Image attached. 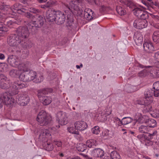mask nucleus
I'll return each instance as SVG.
<instances>
[{"mask_svg": "<svg viewBox=\"0 0 159 159\" xmlns=\"http://www.w3.org/2000/svg\"><path fill=\"white\" fill-rule=\"evenodd\" d=\"M139 130L140 133L147 134L149 131V128L147 126L142 125L139 127Z\"/></svg>", "mask_w": 159, "mask_h": 159, "instance_id": "c85d7f7f", "label": "nucleus"}, {"mask_svg": "<svg viewBox=\"0 0 159 159\" xmlns=\"http://www.w3.org/2000/svg\"><path fill=\"white\" fill-rule=\"evenodd\" d=\"M73 22V20H69V19L67 20V21L66 24V26L69 30H71L72 27V25Z\"/></svg>", "mask_w": 159, "mask_h": 159, "instance_id": "ea45409f", "label": "nucleus"}, {"mask_svg": "<svg viewBox=\"0 0 159 159\" xmlns=\"http://www.w3.org/2000/svg\"><path fill=\"white\" fill-rule=\"evenodd\" d=\"M30 11L31 12L33 13H34L36 14L37 13H39L40 12V11L38 9H36L35 8H30Z\"/></svg>", "mask_w": 159, "mask_h": 159, "instance_id": "8fccbe9b", "label": "nucleus"}, {"mask_svg": "<svg viewBox=\"0 0 159 159\" xmlns=\"http://www.w3.org/2000/svg\"><path fill=\"white\" fill-rule=\"evenodd\" d=\"M37 120L41 126L47 125L52 120V118L47 116L46 112L43 110L40 111L37 116Z\"/></svg>", "mask_w": 159, "mask_h": 159, "instance_id": "7ed1b4c3", "label": "nucleus"}, {"mask_svg": "<svg viewBox=\"0 0 159 159\" xmlns=\"http://www.w3.org/2000/svg\"><path fill=\"white\" fill-rule=\"evenodd\" d=\"M124 4L130 8L133 5V4L132 2L129 0H125L124 2Z\"/></svg>", "mask_w": 159, "mask_h": 159, "instance_id": "49530a36", "label": "nucleus"}, {"mask_svg": "<svg viewBox=\"0 0 159 159\" xmlns=\"http://www.w3.org/2000/svg\"><path fill=\"white\" fill-rule=\"evenodd\" d=\"M76 129L75 127H68L67 128L68 131L69 132L72 134H74L77 135H79V132L77 130L76 131Z\"/></svg>", "mask_w": 159, "mask_h": 159, "instance_id": "72a5a7b5", "label": "nucleus"}, {"mask_svg": "<svg viewBox=\"0 0 159 159\" xmlns=\"http://www.w3.org/2000/svg\"><path fill=\"white\" fill-rule=\"evenodd\" d=\"M57 120L60 125H65L68 123V118L65 113L59 111L57 113Z\"/></svg>", "mask_w": 159, "mask_h": 159, "instance_id": "f8f14e48", "label": "nucleus"}, {"mask_svg": "<svg viewBox=\"0 0 159 159\" xmlns=\"http://www.w3.org/2000/svg\"><path fill=\"white\" fill-rule=\"evenodd\" d=\"M134 39L136 44L138 46L141 45L143 42V37L141 34L138 32L134 33Z\"/></svg>", "mask_w": 159, "mask_h": 159, "instance_id": "aec40b11", "label": "nucleus"}, {"mask_svg": "<svg viewBox=\"0 0 159 159\" xmlns=\"http://www.w3.org/2000/svg\"><path fill=\"white\" fill-rule=\"evenodd\" d=\"M0 87L3 89H8L10 86L11 81L3 74L0 75Z\"/></svg>", "mask_w": 159, "mask_h": 159, "instance_id": "9b49d317", "label": "nucleus"}, {"mask_svg": "<svg viewBox=\"0 0 159 159\" xmlns=\"http://www.w3.org/2000/svg\"><path fill=\"white\" fill-rule=\"evenodd\" d=\"M25 16L27 18L31 20L32 21L33 20H34V18H35V16L33 15L29 12H27L25 13Z\"/></svg>", "mask_w": 159, "mask_h": 159, "instance_id": "c03bdc74", "label": "nucleus"}, {"mask_svg": "<svg viewBox=\"0 0 159 159\" xmlns=\"http://www.w3.org/2000/svg\"><path fill=\"white\" fill-rule=\"evenodd\" d=\"M30 64L29 63H26L25 64H22L19 65V69L24 72L28 71L30 69Z\"/></svg>", "mask_w": 159, "mask_h": 159, "instance_id": "5701e85b", "label": "nucleus"}, {"mask_svg": "<svg viewBox=\"0 0 159 159\" xmlns=\"http://www.w3.org/2000/svg\"><path fill=\"white\" fill-rule=\"evenodd\" d=\"M22 41L16 34L11 35L7 39L8 44L13 47V49L11 51L15 53L19 54L20 53V50L18 45Z\"/></svg>", "mask_w": 159, "mask_h": 159, "instance_id": "f257e3e1", "label": "nucleus"}, {"mask_svg": "<svg viewBox=\"0 0 159 159\" xmlns=\"http://www.w3.org/2000/svg\"><path fill=\"white\" fill-rule=\"evenodd\" d=\"M153 95H154V96L157 97L159 96V90H153Z\"/></svg>", "mask_w": 159, "mask_h": 159, "instance_id": "864d4df0", "label": "nucleus"}, {"mask_svg": "<svg viewBox=\"0 0 159 159\" xmlns=\"http://www.w3.org/2000/svg\"><path fill=\"white\" fill-rule=\"evenodd\" d=\"M74 126L77 130L82 131L88 127L86 123L83 121H78L74 123Z\"/></svg>", "mask_w": 159, "mask_h": 159, "instance_id": "f3484780", "label": "nucleus"}, {"mask_svg": "<svg viewBox=\"0 0 159 159\" xmlns=\"http://www.w3.org/2000/svg\"><path fill=\"white\" fill-rule=\"evenodd\" d=\"M6 29L4 25L3 24L2 22L0 23V30L5 31H6Z\"/></svg>", "mask_w": 159, "mask_h": 159, "instance_id": "603ef678", "label": "nucleus"}, {"mask_svg": "<svg viewBox=\"0 0 159 159\" xmlns=\"http://www.w3.org/2000/svg\"><path fill=\"white\" fill-rule=\"evenodd\" d=\"M157 133V131H155L152 133H150V135L153 138V137L156 135Z\"/></svg>", "mask_w": 159, "mask_h": 159, "instance_id": "774afa93", "label": "nucleus"}, {"mask_svg": "<svg viewBox=\"0 0 159 159\" xmlns=\"http://www.w3.org/2000/svg\"><path fill=\"white\" fill-rule=\"evenodd\" d=\"M29 98L26 94H20L16 96V101L20 105L24 106L29 102Z\"/></svg>", "mask_w": 159, "mask_h": 159, "instance_id": "9d476101", "label": "nucleus"}, {"mask_svg": "<svg viewBox=\"0 0 159 159\" xmlns=\"http://www.w3.org/2000/svg\"><path fill=\"white\" fill-rule=\"evenodd\" d=\"M44 142L43 144V146L44 149L48 151H51L53 149V145L52 143L49 142L44 141Z\"/></svg>", "mask_w": 159, "mask_h": 159, "instance_id": "393cba45", "label": "nucleus"}, {"mask_svg": "<svg viewBox=\"0 0 159 159\" xmlns=\"http://www.w3.org/2000/svg\"><path fill=\"white\" fill-rule=\"evenodd\" d=\"M143 48L144 51L147 53H151L154 51L152 43L150 41L145 42L143 44Z\"/></svg>", "mask_w": 159, "mask_h": 159, "instance_id": "a211bd4d", "label": "nucleus"}, {"mask_svg": "<svg viewBox=\"0 0 159 159\" xmlns=\"http://www.w3.org/2000/svg\"><path fill=\"white\" fill-rule=\"evenodd\" d=\"M26 87V84L22 83L20 81H16L12 84L11 88V93L13 95L17 94L20 89H24Z\"/></svg>", "mask_w": 159, "mask_h": 159, "instance_id": "39448f33", "label": "nucleus"}, {"mask_svg": "<svg viewBox=\"0 0 159 159\" xmlns=\"http://www.w3.org/2000/svg\"><path fill=\"white\" fill-rule=\"evenodd\" d=\"M81 0H72L69 3V6H66L67 8L66 10H65V13H67L69 15L70 14L71 12L73 10H78L79 4L81 2Z\"/></svg>", "mask_w": 159, "mask_h": 159, "instance_id": "6e6552de", "label": "nucleus"}, {"mask_svg": "<svg viewBox=\"0 0 159 159\" xmlns=\"http://www.w3.org/2000/svg\"><path fill=\"white\" fill-rule=\"evenodd\" d=\"M142 2L147 7H148V5H149V3L148 2L145 0H142Z\"/></svg>", "mask_w": 159, "mask_h": 159, "instance_id": "69168bd1", "label": "nucleus"}, {"mask_svg": "<svg viewBox=\"0 0 159 159\" xmlns=\"http://www.w3.org/2000/svg\"><path fill=\"white\" fill-rule=\"evenodd\" d=\"M29 30L28 27V24L26 27L20 26L16 30V35L19 37L21 40L23 41L29 36Z\"/></svg>", "mask_w": 159, "mask_h": 159, "instance_id": "20e7f679", "label": "nucleus"}, {"mask_svg": "<svg viewBox=\"0 0 159 159\" xmlns=\"http://www.w3.org/2000/svg\"><path fill=\"white\" fill-rule=\"evenodd\" d=\"M57 11L53 9H50L46 12V19L49 22H53L55 20Z\"/></svg>", "mask_w": 159, "mask_h": 159, "instance_id": "2eb2a0df", "label": "nucleus"}, {"mask_svg": "<svg viewBox=\"0 0 159 159\" xmlns=\"http://www.w3.org/2000/svg\"><path fill=\"white\" fill-rule=\"evenodd\" d=\"M78 10H75L76 11L75 13H77L78 16H80L82 14L83 10L81 9H80L79 7L78 8Z\"/></svg>", "mask_w": 159, "mask_h": 159, "instance_id": "5fc2aeb1", "label": "nucleus"}, {"mask_svg": "<svg viewBox=\"0 0 159 159\" xmlns=\"http://www.w3.org/2000/svg\"><path fill=\"white\" fill-rule=\"evenodd\" d=\"M93 12L91 9L85 8L84 12V17L87 20H90L93 18Z\"/></svg>", "mask_w": 159, "mask_h": 159, "instance_id": "4be33fe9", "label": "nucleus"}, {"mask_svg": "<svg viewBox=\"0 0 159 159\" xmlns=\"http://www.w3.org/2000/svg\"><path fill=\"white\" fill-rule=\"evenodd\" d=\"M143 111L144 112L146 113L151 111L152 107L151 105H144Z\"/></svg>", "mask_w": 159, "mask_h": 159, "instance_id": "c9c22d12", "label": "nucleus"}, {"mask_svg": "<svg viewBox=\"0 0 159 159\" xmlns=\"http://www.w3.org/2000/svg\"><path fill=\"white\" fill-rule=\"evenodd\" d=\"M51 6V3L50 2H48L45 4L42 5L41 6V7L43 9H46L50 7Z\"/></svg>", "mask_w": 159, "mask_h": 159, "instance_id": "09e8293b", "label": "nucleus"}, {"mask_svg": "<svg viewBox=\"0 0 159 159\" xmlns=\"http://www.w3.org/2000/svg\"><path fill=\"white\" fill-rule=\"evenodd\" d=\"M92 131L93 134H98L100 132L99 127L97 126H94L92 129Z\"/></svg>", "mask_w": 159, "mask_h": 159, "instance_id": "a19ab883", "label": "nucleus"}, {"mask_svg": "<svg viewBox=\"0 0 159 159\" xmlns=\"http://www.w3.org/2000/svg\"><path fill=\"white\" fill-rule=\"evenodd\" d=\"M153 41L157 43L159 42V32L155 31L152 36Z\"/></svg>", "mask_w": 159, "mask_h": 159, "instance_id": "2f4dec72", "label": "nucleus"}, {"mask_svg": "<svg viewBox=\"0 0 159 159\" xmlns=\"http://www.w3.org/2000/svg\"><path fill=\"white\" fill-rule=\"evenodd\" d=\"M110 131L109 130L107 129L105 130L104 132V136H110Z\"/></svg>", "mask_w": 159, "mask_h": 159, "instance_id": "052dcab7", "label": "nucleus"}, {"mask_svg": "<svg viewBox=\"0 0 159 159\" xmlns=\"http://www.w3.org/2000/svg\"><path fill=\"white\" fill-rule=\"evenodd\" d=\"M76 148L78 151L83 152L86 149L87 147L83 143H80L77 145Z\"/></svg>", "mask_w": 159, "mask_h": 159, "instance_id": "cd10ccee", "label": "nucleus"}, {"mask_svg": "<svg viewBox=\"0 0 159 159\" xmlns=\"http://www.w3.org/2000/svg\"><path fill=\"white\" fill-rule=\"evenodd\" d=\"M29 73L32 80L34 82L35 78L36 77V73L33 70L30 71Z\"/></svg>", "mask_w": 159, "mask_h": 159, "instance_id": "79ce46f5", "label": "nucleus"}, {"mask_svg": "<svg viewBox=\"0 0 159 159\" xmlns=\"http://www.w3.org/2000/svg\"><path fill=\"white\" fill-rule=\"evenodd\" d=\"M148 136L147 134L145 135L144 134H141L138 136V138L139 139H141V140H142V139H144L145 140L150 141Z\"/></svg>", "mask_w": 159, "mask_h": 159, "instance_id": "37998d69", "label": "nucleus"}, {"mask_svg": "<svg viewBox=\"0 0 159 159\" xmlns=\"http://www.w3.org/2000/svg\"><path fill=\"white\" fill-rule=\"evenodd\" d=\"M96 141L94 139H90L87 141L86 144V146L89 148H93L96 146Z\"/></svg>", "mask_w": 159, "mask_h": 159, "instance_id": "a878e982", "label": "nucleus"}, {"mask_svg": "<svg viewBox=\"0 0 159 159\" xmlns=\"http://www.w3.org/2000/svg\"><path fill=\"white\" fill-rule=\"evenodd\" d=\"M45 91L44 90H39L38 91V96L40 101L43 104L45 105L49 104L52 101L50 97L44 96Z\"/></svg>", "mask_w": 159, "mask_h": 159, "instance_id": "1a4fd4ad", "label": "nucleus"}, {"mask_svg": "<svg viewBox=\"0 0 159 159\" xmlns=\"http://www.w3.org/2000/svg\"><path fill=\"white\" fill-rule=\"evenodd\" d=\"M144 105H151L153 101L152 98L144 97L143 99Z\"/></svg>", "mask_w": 159, "mask_h": 159, "instance_id": "e433bc0d", "label": "nucleus"}, {"mask_svg": "<svg viewBox=\"0 0 159 159\" xmlns=\"http://www.w3.org/2000/svg\"><path fill=\"white\" fill-rule=\"evenodd\" d=\"M153 90L151 89L146 90L144 93V97L152 98Z\"/></svg>", "mask_w": 159, "mask_h": 159, "instance_id": "473e14b6", "label": "nucleus"}, {"mask_svg": "<svg viewBox=\"0 0 159 159\" xmlns=\"http://www.w3.org/2000/svg\"><path fill=\"white\" fill-rule=\"evenodd\" d=\"M51 136L48 130L43 129L39 135V138L43 141H47L48 137Z\"/></svg>", "mask_w": 159, "mask_h": 159, "instance_id": "412c9836", "label": "nucleus"}, {"mask_svg": "<svg viewBox=\"0 0 159 159\" xmlns=\"http://www.w3.org/2000/svg\"><path fill=\"white\" fill-rule=\"evenodd\" d=\"M116 11L117 13L120 16L124 15L126 13V11L125 9L120 6L116 7Z\"/></svg>", "mask_w": 159, "mask_h": 159, "instance_id": "bb28decb", "label": "nucleus"}, {"mask_svg": "<svg viewBox=\"0 0 159 159\" xmlns=\"http://www.w3.org/2000/svg\"><path fill=\"white\" fill-rule=\"evenodd\" d=\"M137 67L145 68L139 72L138 74V76L139 77H144L148 76L150 74H151V71L154 69V67L153 66H144L141 64H136Z\"/></svg>", "mask_w": 159, "mask_h": 159, "instance_id": "0eeeda50", "label": "nucleus"}, {"mask_svg": "<svg viewBox=\"0 0 159 159\" xmlns=\"http://www.w3.org/2000/svg\"><path fill=\"white\" fill-rule=\"evenodd\" d=\"M36 20H33L28 24V27L32 34H34L37 31L38 29L43 26L44 24V18L41 16L36 15Z\"/></svg>", "mask_w": 159, "mask_h": 159, "instance_id": "f03ea898", "label": "nucleus"}, {"mask_svg": "<svg viewBox=\"0 0 159 159\" xmlns=\"http://www.w3.org/2000/svg\"><path fill=\"white\" fill-rule=\"evenodd\" d=\"M154 57L157 60H159V51H158L155 53Z\"/></svg>", "mask_w": 159, "mask_h": 159, "instance_id": "13d9d810", "label": "nucleus"}, {"mask_svg": "<svg viewBox=\"0 0 159 159\" xmlns=\"http://www.w3.org/2000/svg\"><path fill=\"white\" fill-rule=\"evenodd\" d=\"M17 71L15 70H12L9 72L10 75L12 77H14L17 75Z\"/></svg>", "mask_w": 159, "mask_h": 159, "instance_id": "de8ad7c7", "label": "nucleus"}, {"mask_svg": "<svg viewBox=\"0 0 159 159\" xmlns=\"http://www.w3.org/2000/svg\"><path fill=\"white\" fill-rule=\"evenodd\" d=\"M27 78H28V79L27 80L28 82L32 80V79L31 78V76L30 75L29 73H27Z\"/></svg>", "mask_w": 159, "mask_h": 159, "instance_id": "338daca9", "label": "nucleus"}, {"mask_svg": "<svg viewBox=\"0 0 159 159\" xmlns=\"http://www.w3.org/2000/svg\"><path fill=\"white\" fill-rule=\"evenodd\" d=\"M7 61L8 63L11 66H15L19 64V60L17 57L12 55L8 57Z\"/></svg>", "mask_w": 159, "mask_h": 159, "instance_id": "6ab92c4d", "label": "nucleus"}, {"mask_svg": "<svg viewBox=\"0 0 159 159\" xmlns=\"http://www.w3.org/2000/svg\"><path fill=\"white\" fill-rule=\"evenodd\" d=\"M27 73H22L20 75L19 77L20 79L23 81L25 82H28L27 80L28 78H27Z\"/></svg>", "mask_w": 159, "mask_h": 159, "instance_id": "4c0bfd02", "label": "nucleus"}, {"mask_svg": "<svg viewBox=\"0 0 159 159\" xmlns=\"http://www.w3.org/2000/svg\"><path fill=\"white\" fill-rule=\"evenodd\" d=\"M153 88L155 90H159V81L154 83L153 84Z\"/></svg>", "mask_w": 159, "mask_h": 159, "instance_id": "3c124183", "label": "nucleus"}, {"mask_svg": "<svg viewBox=\"0 0 159 159\" xmlns=\"http://www.w3.org/2000/svg\"><path fill=\"white\" fill-rule=\"evenodd\" d=\"M152 115L154 117L158 118L159 117V110L156 109L154 110Z\"/></svg>", "mask_w": 159, "mask_h": 159, "instance_id": "a18cd8bd", "label": "nucleus"}, {"mask_svg": "<svg viewBox=\"0 0 159 159\" xmlns=\"http://www.w3.org/2000/svg\"><path fill=\"white\" fill-rule=\"evenodd\" d=\"M19 4L18 3H16L13 6V8L15 10L19 11L18 7L19 6Z\"/></svg>", "mask_w": 159, "mask_h": 159, "instance_id": "4d7b16f0", "label": "nucleus"}, {"mask_svg": "<svg viewBox=\"0 0 159 159\" xmlns=\"http://www.w3.org/2000/svg\"><path fill=\"white\" fill-rule=\"evenodd\" d=\"M111 157L110 155V156L109 154H108L107 155H106L103 157H102L101 159H110Z\"/></svg>", "mask_w": 159, "mask_h": 159, "instance_id": "680f3d73", "label": "nucleus"}, {"mask_svg": "<svg viewBox=\"0 0 159 159\" xmlns=\"http://www.w3.org/2000/svg\"><path fill=\"white\" fill-rule=\"evenodd\" d=\"M148 124L150 127L153 128L156 126L157 123L155 120L150 119L148 121Z\"/></svg>", "mask_w": 159, "mask_h": 159, "instance_id": "58836bf2", "label": "nucleus"}, {"mask_svg": "<svg viewBox=\"0 0 159 159\" xmlns=\"http://www.w3.org/2000/svg\"><path fill=\"white\" fill-rule=\"evenodd\" d=\"M123 125H126L131 123L133 121V119L130 117H124L122 119Z\"/></svg>", "mask_w": 159, "mask_h": 159, "instance_id": "7c9ffc66", "label": "nucleus"}, {"mask_svg": "<svg viewBox=\"0 0 159 159\" xmlns=\"http://www.w3.org/2000/svg\"><path fill=\"white\" fill-rule=\"evenodd\" d=\"M7 23L8 26L10 27L14 23V22L12 21L11 20H10L7 21Z\"/></svg>", "mask_w": 159, "mask_h": 159, "instance_id": "e2e57ef3", "label": "nucleus"}, {"mask_svg": "<svg viewBox=\"0 0 159 159\" xmlns=\"http://www.w3.org/2000/svg\"><path fill=\"white\" fill-rule=\"evenodd\" d=\"M43 76L41 74H37L34 82L37 83H40L43 81Z\"/></svg>", "mask_w": 159, "mask_h": 159, "instance_id": "f704fd0d", "label": "nucleus"}, {"mask_svg": "<svg viewBox=\"0 0 159 159\" xmlns=\"http://www.w3.org/2000/svg\"><path fill=\"white\" fill-rule=\"evenodd\" d=\"M110 157L112 159H121L120 154L116 151L111 152Z\"/></svg>", "mask_w": 159, "mask_h": 159, "instance_id": "c756f323", "label": "nucleus"}, {"mask_svg": "<svg viewBox=\"0 0 159 159\" xmlns=\"http://www.w3.org/2000/svg\"><path fill=\"white\" fill-rule=\"evenodd\" d=\"M133 13L135 16L142 19H146L148 16L147 13L140 8H135L133 10Z\"/></svg>", "mask_w": 159, "mask_h": 159, "instance_id": "dca6fc26", "label": "nucleus"}, {"mask_svg": "<svg viewBox=\"0 0 159 159\" xmlns=\"http://www.w3.org/2000/svg\"><path fill=\"white\" fill-rule=\"evenodd\" d=\"M14 100L8 95L7 93H5L2 94L0 97V108L5 103L6 105L12 104L14 102Z\"/></svg>", "mask_w": 159, "mask_h": 159, "instance_id": "423d86ee", "label": "nucleus"}, {"mask_svg": "<svg viewBox=\"0 0 159 159\" xmlns=\"http://www.w3.org/2000/svg\"><path fill=\"white\" fill-rule=\"evenodd\" d=\"M57 15L55 21L56 23L59 25H61L63 24L65 20V15H67V18H69L68 15L67 13H65V15L63 12L60 11H57Z\"/></svg>", "mask_w": 159, "mask_h": 159, "instance_id": "4468645a", "label": "nucleus"}, {"mask_svg": "<svg viewBox=\"0 0 159 159\" xmlns=\"http://www.w3.org/2000/svg\"><path fill=\"white\" fill-rule=\"evenodd\" d=\"M136 103H137L138 104H139V105H144L143 100H141V99L137 100L136 101Z\"/></svg>", "mask_w": 159, "mask_h": 159, "instance_id": "6e6d98bb", "label": "nucleus"}, {"mask_svg": "<svg viewBox=\"0 0 159 159\" xmlns=\"http://www.w3.org/2000/svg\"><path fill=\"white\" fill-rule=\"evenodd\" d=\"M55 144L58 147H60L62 146V143L61 141H57L55 142Z\"/></svg>", "mask_w": 159, "mask_h": 159, "instance_id": "bf43d9fd", "label": "nucleus"}, {"mask_svg": "<svg viewBox=\"0 0 159 159\" xmlns=\"http://www.w3.org/2000/svg\"><path fill=\"white\" fill-rule=\"evenodd\" d=\"M82 155L86 159H93L91 157H89L87 155L84 154H82Z\"/></svg>", "mask_w": 159, "mask_h": 159, "instance_id": "0e129e2a", "label": "nucleus"}, {"mask_svg": "<svg viewBox=\"0 0 159 159\" xmlns=\"http://www.w3.org/2000/svg\"><path fill=\"white\" fill-rule=\"evenodd\" d=\"M148 22L146 19L141 18L135 20L134 22V26L138 29H141L146 27Z\"/></svg>", "mask_w": 159, "mask_h": 159, "instance_id": "ddd939ff", "label": "nucleus"}, {"mask_svg": "<svg viewBox=\"0 0 159 159\" xmlns=\"http://www.w3.org/2000/svg\"><path fill=\"white\" fill-rule=\"evenodd\" d=\"M94 156L97 157L101 158L103 157L104 155V151L100 148H95L94 150Z\"/></svg>", "mask_w": 159, "mask_h": 159, "instance_id": "b1692460", "label": "nucleus"}]
</instances>
